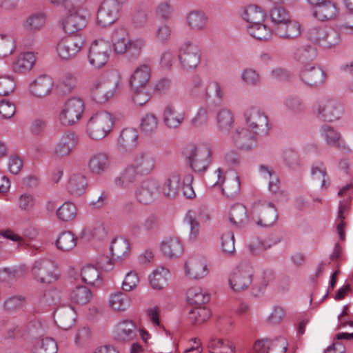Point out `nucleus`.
Segmentation results:
<instances>
[{
    "instance_id": "774afa93",
    "label": "nucleus",
    "mask_w": 353,
    "mask_h": 353,
    "mask_svg": "<svg viewBox=\"0 0 353 353\" xmlns=\"http://www.w3.org/2000/svg\"><path fill=\"white\" fill-rule=\"evenodd\" d=\"M241 77L243 81L249 86H256L259 85L261 80L259 73L252 68L243 70L241 72Z\"/></svg>"
},
{
    "instance_id": "5701e85b",
    "label": "nucleus",
    "mask_w": 353,
    "mask_h": 353,
    "mask_svg": "<svg viewBox=\"0 0 353 353\" xmlns=\"http://www.w3.org/2000/svg\"><path fill=\"white\" fill-rule=\"evenodd\" d=\"M57 325L63 330L71 328L75 322L76 312L71 306L66 305L59 307L54 313Z\"/></svg>"
},
{
    "instance_id": "423d86ee",
    "label": "nucleus",
    "mask_w": 353,
    "mask_h": 353,
    "mask_svg": "<svg viewBox=\"0 0 353 353\" xmlns=\"http://www.w3.org/2000/svg\"><path fill=\"white\" fill-rule=\"evenodd\" d=\"M33 278L41 283H51L58 279L55 263L46 259L36 260L31 268Z\"/></svg>"
},
{
    "instance_id": "393cba45",
    "label": "nucleus",
    "mask_w": 353,
    "mask_h": 353,
    "mask_svg": "<svg viewBox=\"0 0 353 353\" xmlns=\"http://www.w3.org/2000/svg\"><path fill=\"white\" fill-rule=\"evenodd\" d=\"M185 272L190 279H199L206 276L208 270L203 259L199 257H191L185 263Z\"/></svg>"
},
{
    "instance_id": "79ce46f5",
    "label": "nucleus",
    "mask_w": 353,
    "mask_h": 353,
    "mask_svg": "<svg viewBox=\"0 0 353 353\" xmlns=\"http://www.w3.org/2000/svg\"><path fill=\"white\" fill-rule=\"evenodd\" d=\"M317 57L316 49L310 45H303L299 47L294 53V59L302 64H309Z\"/></svg>"
},
{
    "instance_id": "473e14b6",
    "label": "nucleus",
    "mask_w": 353,
    "mask_h": 353,
    "mask_svg": "<svg viewBox=\"0 0 353 353\" xmlns=\"http://www.w3.org/2000/svg\"><path fill=\"white\" fill-rule=\"evenodd\" d=\"M155 161L151 154L148 153H141L138 154L132 165L141 174H149L154 168Z\"/></svg>"
},
{
    "instance_id": "bf43d9fd",
    "label": "nucleus",
    "mask_w": 353,
    "mask_h": 353,
    "mask_svg": "<svg viewBox=\"0 0 353 353\" xmlns=\"http://www.w3.org/2000/svg\"><path fill=\"white\" fill-rule=\"evenodd\" d=\"M210 316V310L205 307H196L192 309L189 313V319L194 324H201Z\"/></svg>"
},
{
    "instance_id": "a19ab883",
    "label": "nucleus",
    "mask_w": 353,
    "mask_h": 353,
    "mask_svg": "<svg viewBox=\"0 0 353 353\" xmlns=\"http://www.w3.org/2000/svg\"><path fill=\"white\" fill-rule=\"evenodd\" d=\"M180 188V176L179 174L174 173L164 183L161 189L162 193L168 199H174L177 195Z\"/></svg>"
},
{
    "instance_id": "4d7b16f0",
    "label": "nucleus",
    "mask_w": 353,
    "mask_h": 353,
    "mask_svg": "<svg viewBox=\"0 0 353 353\" xmlns=\"http://www.w3.org/2000/svg\"><path fill=\"white\" fill-rule=\"evenodd\" d=\"M270 17L272 26L289 21L291 19L290 12L283 7L274 6L270 11Z\"/></svg>"
},
{
    "instance_id": "2eb2a0df",
    "label": "nucleus",
    "mask_w": 353,
    "mask_h": 353,
    "mask_svg": "<svg viewBox=\"0 0 353 353\" xmlns=\"http://www.w3.org/2000/svg\"><path fill=\"white\" fill-rule=\"evenodd\" d=\"M159 192V183L153 179L143 181L135 191L137 201L143 205H149L157 198Z\"/></svg>"
},
{
    "instance_id": "72a5a7b5",
    "label": "nucleus",
    "mask_w": 353,
    "mask_h": 353,
    "mask_svg": "<svg viewBox=\"0 0 353 353\" xmlns=\"http://www.w3.org/2000/svg\"><path fill=\"white\" fill-rule=\"evenodd\" d=\"M164 124L169 129H176L184 121V113H178L172 105H167L163 113Z\"/></svg>"
},
{
    "instance_id": "a878e982",
    "label": "nucleus",
    "mask_w": 353,
    "mask_h": 353,
    "mask_svg": "<svg viewBox=\"0 0 353 353\" xmlns=\"http://www.w3.org/2000/svg\"><path fill=\"white\" fill-rule=\"evenodd\" d=\"M151 68L147 64H143L136 68L130 80L133 90L145 88L150 79Z\"/></svg>"
},
{
    "instance_id": "39448f33",
    "label": "nucleus",
    "mask_w": 353,
    "mask_h": 353,
    "mask_svg": "<svg viewBox=\"0 0 353 353\" xmlns=\"http://www.w3.org/2000/svg\"><path fill=\"white\" fill-rule=\"evenodd\" d=\"M251 219L259 226H272L278 219L277 211L272 203L259 201L252 207Z\"/></svg>"
},
{
    "instance_id": "f257e3e1",
    "label": "nucleus",
    "mask_w": 353,
    "mask_h": 353,
    "mask_svg": "<svg viewBox=\"0 0 353 353\" xmlns=\"http://www.w3.org/2000/svg\"><path fill=\"white\" fill-rule=\"evenodd\" d=\"M312 110L319 119L326 122L339 120L344 112L341 103L338 100L328 97L316 100L313 105Z\"/></svg>"
},
{
    "instance_id": "603ef678",
    "label": "nucleus",
    "mask_w": 353,
    "mask_h": 353,
    "mask_svg": "<svg viewBox=\"0 0 353 353\" xmlns=\"http://www.w3.org/2000/svg\"><path fill=\"white\" fill-rule=\"evenodd\" d=\"M92 298V292L86 286H77L70 292V299L73 303L85 305L87 304Z\"/></svg>"
},
{
    "instance_id": "c03bdc74",
    "label": "nucleus",
    "mask_w": 353,
    "mask_h": 353,
    "mask_svg": "<svg viewBox=\"0 0 353 353\" xmlns=\"http://www.w3.org/2000/svg\"><path fill=\"white\" fill-rule=\"evenodd\" d=\"M169 276L170 272L165 268L161 267L154 270L149 277L152 288L155 290L163 288L168 284Z\"/></svg>"
},
{
    "instance_id": "e2e57ef3",
    "label": "nucleus",
    "mask_w": 353,
    "mask_h": 353,
    "mask_svg": "<svg viewBox=\"0 0 353 353\" xmlns=\"http://www.w3.org/2000/svg\"><path fill=\"white\" fill-rule=\"evenodd\" d=\"M185 221L190 227V238L196 239L199 234L200 224L196 219V214L194 210H189L185 216Z\"/></svg>"
},
{
    "instance_id": "f704fd0d",
    "label": "nucleus",
    "mask_w": 353,
    "mask_h": 353,
    "mask_svg": "<svg viewBox=\"0 0 353 353\" xmlns=\"http://www.w3.org/2000/svg\"><path fill=\"white\" fill-rule=\"evenodd\" d=\"M229 219L230 222L237 228L245 226L249 221L246 208L240 203L234 205L230 209Z\"/></svg>"
},
{
    "instance_id": "aec40b11",
    "label": "nucleus",
    "mask_w": 353,
    "mask_h": 353,
    "mask_svg": "<svg viewBox=\"0 0 353 353\" xmlns=\"http://www.w3.org/2000/svg\"><path fill=\"white\" fill-rule=\"evenodd\" d=\"M272 33L281 39H294L301 34V26L296 21L290 19L289 21L272 26Z\"/></svg>"
},
{
    "instance_id": "dca6fc26",
    "label": "nucleus",
    "mask_w": 353,
    "mask_h": 353,
    "mask_svg": "<svg viewBox=\"0 0 353 353\" xmlns=\"http://www.w3.org/2000/svg\"><path fill=\"white\" fill-rule=\"evenodd\" d=\"M119 5L114 0H104L97 12V23L105 27L113 23L118 18Z\"/></svg>"
},
{
    "instance_id": "1a4fd4ad",
    "label": "nucleus",
    "mask_w": 353,
    "mask_h": 353,
    "mask_svg": "<svg viewBox=\"0 0 353 353\" xmlns=\"http://www.w3.org/2000/svg\"><path fill=\"white\" fill-rule=\"evenodd\" d=\"M121 80L115 77L103 82L97 83L92 88L94 99L98 103H105L117 95L121 89Z\"/></svg>"
},
{
    "instance_id": "bb28decb",
    "label": "nucleus",
    "mask_w": 353,
    "mask_h": 353,
    "mask_svg": "<svg viewBox=\"0 0 353 353\" xmlns=\"http://www.w3.org/2000/svg\"><path fill=\"white\" fill-rule=\"evenodd\" d=\"M88 186L86 176L81 173L71 174L66 183L68 192L73 196H80L84 194Z\"/></svg>"
},
{
    "instance_id": "864d4df0",
    "label": "nucleus",
    "mask_w": 353,
    "mask_h": 353,
    "mask_svg": "<svg viewBox=\"0 0 353 353\" xmlns=\"http://www.w3.org/2000/svg\"><path fill=\"white\" fill-rule=\"evenodd\" d=\"M130 300L127 294L123 292H117L110 296V306L114 310L124 311L130 306Z\"/></svg>"
},
{
    "instance_id": "c756f323",
    "label": "nucleus",
    "mask_w": 353,
    "mask_h": 353,
    "mask_svg": "<svg viewBox=\"0 0 353 353\" xmlns=\"http://www.w3.org/2000/svg\"><path fill=\"white\" fill-rule=\"evenodd\" d=\"M208 17L202 10H194L189 12L186 15V23L193 31L199 32L205 29Z\"/></svg>"
},
{
    "instance_id": "20e7f679",
    "label": "nucleus",
    "mask_w": 353,
    "mask_h": 353,
    "mask_svg": "<svg viewBox=\"0 0 353 353\" xmlns=\"http://www.w3.org/2000/svg\"><path fill=\"white\" fill-rule=\"evenodd\" d=\"M67 13L63 19L64 31L68 34H74L83 30L87 24L88 12L79 6H65Z\"/></svg>"
},
{
    "instance_id": "9d476101",
    "label": "nucleus",
    "mask_w": 353,
    "mask_h": 353,
    "mask_svg": "<svg viewBox=\"0 0 353 353\" xmlns=\"http://www.w3.org/2000/svg\"><path fill=\"white\" fill-rule=\"evenodd\" d=\"M243 117L248 128L252 132H268L272 130L268 117L256 108L246 109Z\"/></svg>"
},
{
    "instance_id": "13d9d810",
    "label": "nucleus",
    "mask_w": 353,
    "mask_h": 353,
    "mask_svg": "<svg viewBox=\"0 0 353 353\" xmlns=\"http://www.w3.org/2000/svg\"><path fill=\"white\" fill-rule=\"evenodd\" d=\"M77 215L76 206L70 203L65 202L57 210V216L63 221H69L75 218Z\"/></svg>"
},
{
    "instance_id": "7c9ffc66",
    "label": "nucleus",
    "mask_w": 353,
    "mask_h": 353,
    "mask_svg": "<svg viewBox=\"0 0 353 353\" xmlns=\"http://www.w3.org/2000/svg\"><path fill=\"white\" fill-rule=\"evenodd\" d=\"M216 122L217 128L223 132H230L234 124V115L231 109L224 107L216 113Z\"/></svg>"
},
{
    "instance_id": "ea45409f",
    "label": "nucleus",
    "mask_w": 353,
    "mask_h": 353,
    "mask_svg": "<svg viewBox=\"0 0 353 353\" xmlns=\"http://www.w3.org/2000/svg\"><path fill=\"white\" fill-rule=\"evenodd\" d=\"M110 250L112 257L117 260H122L128 256L130 245L125 239L117 238L112 240Z\"/></svg>"
},
{
    "instance_id": "7ed1b4c3",
    "label": "nucleus",
    "mask_w": 353,
    "mask_h": 353,
    "mask_svg": "<svg viewBox=\"0 0 353 353\" xmlns=\"http://www.w3.org/2000/svg\"><path fill=\"white\" fill-rule=\"evenodd\" d=\"M307 38L324 49H331L341 43L340 34L335 30L323 26H314L307 31Z\"/></svg>"
},
{
    "instance_id": "a18cd8bd",
    "label": "nucleus",
    "mask_w": 353,
    "mask_h": 353,
    "mask_svg": "<svg viewBox=\"0 0 353 353\" xmlns=\"http://www.w3.org/2000/svg\"><path fill=\"white\" fill-rule=\"evenodd\" d=\"M247 30L252 37L258 40L267 41L272 35V28H268L263 22H259L255 25H248Z\"/></svg>"
},
{
    "instance_id": "37998d69",
    "label": "nucleus",
    "mask_w": 353,
    "mask_h": 353,
    "mask_svg": "<svg viewBox=\"0 0 353 353\" xmlns=\"http://www.w3.org/2000/svg\"><path fill=\"white\" fill-rule=\"evenodd\" d=\"M57 344L50 337L37 339L31 349V353H57Z\"/></svg>"
},
{
    "instance_id": "0e129e2a",
    "label": "nucleus",
    "mask_w": 353,
    "mask_h": 353,
    "mask_svg": "<svg viewBox=\"0 0 353 353\" xmlns=\"http://www.w3.org/2000/svg\"><path fill=\"white\" fill-rule=\"evenodd\" d=\"M25 272L21 268H4L0 270V281L10 283V281L23 276Z\"/></svg>"
},
{
    "instance_id": "ddd939ff",
    "label": "nucleus",
    "mask_w": 353,
    "mask_h": 353,
    "mask_svg": "<svg viewBox=\"0 0 353 353\" xmlns=\"http://www.w3.org/2000/svg\"><path fill=\"white\" fill-rule=\"evenodd\" d=\"M179 59L184 70L195 68L201 61V50L196 44L185 41L179 48Z\"/></svg>"
},
{
    "instance_id": "f8f14e48",
    "label": "nucleus",
    "mask_w": 353,
    "mask_h": 353,
    "mask_svg": "<svg viewBox=\"0 0 353 353\" xmlns=\"http://www.w3.org/2000/svg\"><path fill=\"white\" fill-rule=\"evenodd\" d=\"M110 46L104 41H94L91 44L88 54L90 64L96 69L103 67L108 61Z\"/></svg>"
},
{
    "instance_id": "6e6d98bb",
    "label": "nucleus",
    "mask_w": 353,
    "mask_h": 353,
    "mask_svg": "<svg viewBox=\"0 0 353 353\" xmlns=\"http://www.w3.org/2000/svg\"><path fill=\"white\" fill-rule=\"evenodd\" d=\"M145 46V41L143 38L131 39L126 46L124 54H126L129 59H136L141 54L143 48Z\"/></svg>"
},
{
    "instance_id": "8fccbe9b",
    "label": "nucleus",
    "mask_w": 353,
    "mask_h": 353,
    "mask_svg": "<svg viewBox=\"0 0 353 353\" xmlns=\"http://www.w3.org/2000/svg\"><path fill=\"white\" fill-rule=\"evenodd\" d=\"M188 301L192 305H203L210 300V295L200 287H192L187 292Z\"/></svg>"
},
{
    "instance_id": "6e6552de",
    "label": "nucleus",
    "mask_w": 353,
    "mask_h": 353,
    "mask_svg": "<svg viewBox=\"0 0 353 353\" xmlns=\"http://www.w3.org/2000/svg\"><path fill=\"white\" fill-rule=\"evenodd\" d=\"M83 111V101L79 97H71L65 103L59 120L63 125H72L80 119Z\"/></svg>"
},
{
    "instance_id": "052dcab7",
    "label": "nucleus",
    "mask_w": 353,
    "mask_h": 353,
    "mask_svg": "<svg viewBox=\"0 0 353 353\" xmlns=\"http://www.w3.org/2000/svg\"><path fill=\"white\" fill-rule=\"evenodd\" d=\"M46 23V16L43 13H36L30 16L24 23L28 30H38Z\"/></svg>"
},
{
    "instance_id": "de8ad7c7",
    "label": "nucleus",
    "mask_w": 353,
    "mask_h": 353,
    "mask_svg": "<svg viewBox=\"0 0 353 353\" xmlns=\"http://www.w3.org/2000/svg\"><path fill=\"white\" fill-rule=\"evenodd\" d=\"M138 134H120L117 138V146L122 152H130L138 145Z\"/></svg>"
},
{
    "instance_id": "4468645a",
    "label": "nucleus",
    "mask_w": 353,
    "mask_h": 353,
    "mask_svg": "<svg viewBox=\"0 0 353 353\" xmlns=\"http://www.w3.org/2000/svg\"><path fill=\"white\" fill-rule=\"evenodd\" d=\"M299 78L304 84L310 87H317L325 82L326 74L319 66L305 64L300 70Z\"/></svg>"
},
{
    "instance_id": "4c0bfd02",
    "label": "nucleus",
    "mask_w": 353,
    "mask_h": 353,
    "mask_svg": "<svg viewBox=\"0 0 353 353\" xmlns=\"http://www.w3.org/2000/svg\"><path fill=\"white\" fill-rule=\"evenodd\" d=\"M208 348L210 353H234L235 347L232 342L228 340L211 337Z\"/></svg>"
},
{
    "instance_id": "49530a36",
    "label": "nucleus",
    "mask_w": 353,
    "mask_h": 353,
    "mask_svg": "<svg viewBox=\"0 0 353 353\" xmlns=\"http://www.w3.org/2000/svg\"><path fill=\"white\" fill-rule=\"evenodd\" d=\"M232 140L237 148L245 150H251L257 142L255 134H234Z\"/></svg>"
},
{
    "instance_id": "a211bd4d",
    "label": "nucleus",
    "mask_w": 353,
    "mask_h": 353,
    "mask_svg": "<svg viewBox=\"0 0 353 353\" xmlns=\"http://www.w3.org/2000/svg\"><path fill=\"white\" fill-rule=\"evenodd\" d=\"M311 9L313 17L321 21L332 20L339 12L337 4L331 0H323Z\"/></svg>"
},
{
    "instance_id": "b1692460",
    "label": "nucleus",
    "mask_w": 353,
    "mask_h": 353,
    "mask_svg": "<svg viewBox=\"0 0 353 353\" xmlns=\"http://www.w3.org/2000/svg\"><path fill=\"white\" fill-rule=\"evenodd\" d=\"M77 134H63L54 148V154L58 157H64L70 154L79 143Z\"/></svg>"
},
{
    "instance_id": "0eeeda50",
    "label": "nucleus",
    "mask_w": 353,
    "mask_h": 353,
    "mask_svg": "<svg viewBox=\"0 0 353 353\" xmlns=\"http://www.w3.org/2000/svg\"><path fill=\"white\" fill-rule=\"evenodd\" d=\"M85 44L84 38L79 34L70 35L62 38L57 43L56 51L63 60L75 57Z\"/></svg>"
},
{
    "instance_id": "9b49d317",
    "label": "nucleus",
    "mask_w": 353,
    "mask_h": 353,
    "mask_svg": "<svg viewBox=\"0 0 353 353\" xmlns=\"http://www.w3.org/2000/svg\"><path fill=\"white\" fill-rule=\"evenodd\" d=\"M252 282V268L245 263L237 266L229 278L230 288L236 292L247 290Z\"/></svg>"
},
{
    "instance_id": "c9c22d12",
    "label": "nucleus",
    "mask_w": 353,
    "mask_h": 353,
    "mask_svg": "<svg viewBox=\"0 0 353 353\" xmlns=\"http://www.w3.org/2000/svg\"><path fill=\"white\" fill-rule=\"evenodd\" d=\"M36 62L35 54L32 52L21 53L13 63L14 72L23 73L32 69Z\"/></svg>"
},
{
    "instance_id": "c85d7f7f",
    "label": "nucleus",
    "mask_w": 353,
    "mask_h": 353,
    "mask_svg": "<svg viewBox=\"0 0 353 353\" xmlns=\"http://www.w3.org/2000/svg\"><path fill=\"white\" fill-rule=\"evenodd\" d=\"M161 250L163 255L170 259L180 256L183 252V247L178 237L166 238L161 245Z\"/></svg>"
},
{
    "instance_id": "09e8293b",
    "label": "nucleus",
    "mask_w": 353,
    "mask_h": 353,
    "mask_svg": "<svg viewBox=\"0 0 353 353\" xmlns=\"http://www.w3.org/2000/svg\"><path fill=\"white\" fill-rule=\"evenodd\" d=\"M243 19L248 25H255L265 20L264 13L255 6H249L243 10Z\"/></svg>"
},
{
    "instance_id": "f3484780",
    "label": "nucleus",
    "mask_w": 353,
    "mask_h": 353,
    "mask_svg": "<svg viewBox=\"0 0 353 353\" xmlns=\"http://www.w3.org/2000/svg\"><path fill=\"white\" fill-rule=\"evenodd\" d=\"M114 119L106 111H100L94 114L87 123L88 130L101 132H111L113 130Z\"/></svg>"
},
{
    "instance_id": "69168bd1",
    "label": "nucleus",
    "mask_w": 353,
    "mask_h": 353,
    "mask_svg": "<svg viewBox=\"0 0 353 353\" xmlns=\"http://www.w3.org/2000/svg\"><path fill=\"white\" fill-rule=\"evenodd\" d=\"M158 119L151 113L145 114L141 120L140 130L145 132H153L157 129Z\"/></svg>"
},
{
    "instance_id": "338daca9",
    "label": "nucleus",
    "mask_w": 353,
    "mask_h": 353,
    "mask_svg": "<svg viewBox=\"0 0 353 353\" xmlns=\"http://www.w3.org/2000/svg\"><path fill=\"white\" fill-rule=\"evenodd\" d=\"M259 170L261 173L268 174L270 176L269 190L272 193H278L280 189V181L275 174V172L265 165H261Z\"/></svg>"
},
{
    "instance_id": "5fc2aeb1",
    "label": "nucleus",
    "mask_w": 353,
    "mask_h": 353,
    "mask_svg": "<svg viewBox=\"0 0 353 353\" xmlns=\"http://www.w3.org/2000/svg\"><path fill=\"white\" fill-rule=\"evenodd\" d=\"M240 192L239 177L236 175L224 181L222 185V192L228 198L236 197Z\"/></svg>"
},
{
    "instance_id": "680f3d73",
    "label": "nucleus",
    "mask_w": 353,
    "mask_h": 353,
    "mask_svg": "<svg viewBox=\"0 0 353 353\" xmlns=\"http://www.w3.org/2000/svg\"><path fill=\"white\" fill-rule=\"evenodd\" d=\"M83 281L90 285H94L99 279V273L97 268L88 265L84 266L81 272Z\"/></svg>"
},
{
    "instance_id": "6ab92c4d",
    "label": "nucleus",
    "mask_w": 353,
    "mask_h": 353,
    "mask_svg": "<svg viewBox=\"0 0 353 353\" xmlns=\"http://www.w3.org/2000/svg\"><path fill=\"white\" fill-rule=\"evenodd\" d=\"M288 343L284 338L279 337L274 341L262 339L256 341L254 344V350L257 353H285Z\"/></svg>"
},
{
    "instance_id": "412c9836",
    "label": "nucleus",
    "mask_w": 353,
    "mask_h": 353,
    "mask_svg": "<svg viewBox=\"0 0 353 353\" xmlns=\"http://www.w3.org/2000/svg\"><path fill=\"white\" fill-rule=\"evenodd\" d=\"M110 165L109 156L105 152H98L90 157L88 168L92 174L101 176L108 170Z\"/></svg>"
},
{
    "instance_id": "cd10ccee",
    "label": "nucleus",
    "mask_w": 353,
    "mask_h": 353,
    "mask_svg": "<svg viewBox=\"0 0 353 353\" xmlns=\"http://www.w3.org/2000/svg\"><path fill=\"white\" fill-rule=\"evenodd\" d=\"M223 97L224 92L219 83L213 81L208 83L205 89V100L208 105L220 106Z\"/></svg>"
},
{
    "instance_id": "f03ea898",
    "label": "nucleus",
    "mask_w": 353,
    "mask_h": 353,
    "mask_svg": "<svg viewBox=\"0 0 353 353\" xmlns=\"http://www.w3.org/2000/svg\"><path fill=\"white\" fill-rule=\"evenodd\" d=\"M184 156L188 159L190 165L195 172L206 170L210 163V149L205 144L196 145L190 143L183 150Z\"/></svg>"
},
{
    "instance_id": "58836bf2",
    "label": "nucleus",
    "mask_w": 353,
    "mask_h": 353,
    "mask_svg": "<svg viewBox=\"0 0 353 353\" xmlns=\"http://www.w3.org/2000/svg\"><path fill=\"white\" fill-rule=\"evenodd\" d=\"M283 105L287 111L297 115L305 110V105L303 99L298 95L289 94L284 98Z\"/></svg>"
},
{
    "instance_id": "2f4dec72",
    "label": "nucleus",
    "mask_w": 353,
    "mask_h": 353,
    "mask_svg": "<svg viewBox=\"0 0 353 353\" xmlns=\"http://www.w3.org/2000/svg\"><path fill=\"white\" fill-rule=\"evenodd\" d=\"M141 174L132 166L127 167L118 177L114 179V183L117 187L128 188L132 184L137 182Z\"/></svg>"
},
{
    "instance_id": "3c124183",
    "label": "nucleus",
    "mask_w": 353,
    "mask_h": 353,
    "mask_svg": "<svg viewBox=\"0 0 353 353\" xmlns=\"http://www.w3.org/2000/svg\"><path fill=\"white\" fill-rule=\"evenodd\" d=\"M59 250L68 252L75 248L77 245V238L70 231L62 232L56 241Z\"/></svg>"
},
{
    "instance_id": "4be33fe9",
    "label": "nucleus",
    "mask_w": 353,
    "mask_h": 353,
    "mask_svg": "<svg viewBox=\"0 0 353 353\" xmlns=\"http://www.w3.org/2000/svg\"><path fill=\"white\" fill-rule=\"evenodd\" d=\"M54 86L53 79L48 75H41L30 83V92L37 97H45L51 92Z\"/></svg>"
},
{
    "instance_id": "e433bc0d",
    "label": "nucleus",
    "mask_w": 353,
    "mask_h": 353,
    "mask_svg": "<svg viewBox=\"0 0 353 353\" xmlns=\"http://www.w3.org/2000/svg\"><path fill=\"white\" fill-rule=\"evenodd\" d=\"M136 325L132 321L119 323L115 330V338L119 341H130L135 336Z\"/></svg>"
}]
</instances>
